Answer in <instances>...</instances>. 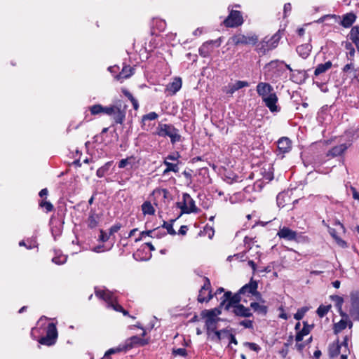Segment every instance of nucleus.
I'll return each mask as SVG.
<instances>
[{
  "label": "nucleus",
  "instance_id": "nucleus-44",
  "mask_svg": "<svg viewBox=\"0 0 359 359\" xmlns=\"http://www.w3.org/2000/svg\"><path fill=\"white\" fill-rule=\"evenodd\" d=\"M166 235V233L161 231L158 228L154 230H149L147 232V236H150L151 238H161L162 236H164Z\"/></svg>",
  "mask_w": 359,
  "mask_h": 359
},
{
  "label": "nucleus",
  "instance_id": "nucleus-42",
  "mask_svg": "<svg viewBox=\"0 0 359 359\" xmlns=\"http://www.w3.org/2000/svg\"><path fill=\"white\" fill-rule=\"evenodd\" d=\"M111 165V162L106 163L103 166L100 167L97 169L96 172V175L98 177H102L104 175L108 172Z\"/></svg>",
  "mask_w": 359,
  "mask_h": 359
},
{
  "label": "nucleus",
  "instance_id": "nucleus-16",
  "mask_svg": "<svg viewBox=\"0 0 359 359\" xmlns=\"http://www.w3.org/2000/svg\"><path fill=\"white\" fill-rule=\"evenodd\" d=\"M278 101V98L276 93H273L272 95H269L262 100V102L272 113L278 112L280 110V107L277 105Z\"/></svg>",
  "mask_w": 359,
  "mask_h": 359
},
{
  "label": "nucleus",
  "instance_id": "nucleus-52",
  "mask_svg": "<svg viewBox=\"0 0 359 359\" xmlns=\"http://www.w3.org/2000/svg\"><path fill=\"white\" fill-rule=\"evenodd\" d=\"M203 313L204 314H210L213 316H215V318H219L218 316L221 314V310L219 308H215V309H210V310H203Z\"/></svg>",
  "mask_w": 359,
  "mask_h": 359
},
{
  "label": "nucleus",
  "instance_id": "nucleus-27",
  "mask_svg": "<svg viewBox=\"0 0 359 359\" xmlns=\"http://www.w3.org/2000/svg\"><path fill=\"white\" fill-rule=\"evenodd\" d=\"M348 37L351 43L355 46L356 50L359 53V26L352 27L348 34Z\"/></svg>",
  "mask_w": 359,
  "mask_h": 359
},
{
  "label": "nucleus",
  "instance_id": "nucleus-24",
  "mask_svg": "<svg viewBox=\"0 0 359 359\" xmlns=\"http://www.w3.org/2000/svg\"><path fill=\"white\" fill-rule=\"evenodd\" d=\"M148 344V340L142 339L137 336H133L125 343L126 351L130 349L135 346H144Z\"/></svg>",
  "mask_w": 359,
  "mask_h": 359
},
{
  "label": "nucleus",
  "instance_id": "nucleus-9",
  "mask_svg": "<svg viewBox=\"0 0 359 359\" xmlns=\"http://www.w3.org/2000/svg\"><path fill=\"white\" fill-rule=\"evenodd\" d=\"M243 23L242 14L238 11L231 10L227 18L223 21L226 27H236Z\"/></svg>",
  "mask_w": 359,
  "mask_h": 359
},
{
  "label": "nucleus",
  "instance_id": "nucleus-53",
  "mask_svg": "<svg viewBox=\"0 0 359 359\" xmlns=\"http://www.w3.org/2000/svg\"><path fill=\"white\" fill-rule=\"evenodd\" d=\"M287 197V195L285 193H280L278 194L276 197L277 204L278 207H284L285 206V198Z\"/></svg>",
  "mask_w": 359,
  "mask_h": 359
},
{
  "label": "nucleus",
  "instance_id": "nucleus-10",
  "mask_svg": "<svg viewBox=\"0 0 359 359\" xmlns=\"http://www.w3.org/2000/svg\"><path fill=\"white\" fill-rule=\"evenodd\" d=\"M232 41L235 45H255L258 41V36L253 33H249L247 35L237 34L232 37Z\"/></svg>",
  "mask_w": 359,
  "mask_h": 359
},
{
  "label": "nucleus",
  "instance_id": "nucleus-6",
  "mask_svg": "<svg viewBox=\"0 0 359 359\" xmlns=\"http://www.w3.org/2000/svg\"><path fill=\"white\" fill-rule=\"evenodd\" d=\"M241 294H243V293H240V290L233 295H232L231 292H226L223 294L220 307L225 305V309L229 311L233 308L235 305H240Z\"/></svg>",
  "mask_w": 359,
  "mask_h": 359
},
{
  "label": "nucleus",
  "instance_id": "nucleus-7",
  "mask_svg": "<svg viewBox=\"0 0 359 359\" xmlns=\"http://www.w3.org/2000/svg\"><path fill=\"white\" fill-rule=\"evenodd\" d=\"M57 338V331L55 325L49 323L46 329V336L41 337L39 342L42 345L50 346L55 344Z\"/></svg>",
  "mask_w": 359,
  "mask_h": 359
},
{
  "label": "nucleus",
  "instance_id": "nucleus-39",
  "mask_svg": "<svg viewBox=\"0 0 359 359\" xmlns=\"http://www.w3.org/2000/svg\"><path fill=\"white\" fill-rule=\"evenodd\" d=\"M142 210L144 215H152L155 213V210L153 205L149 201H145L142 205Z\"/></svg>",
  "mask_w": 359,
  "mask_h": 359
},
{
  "label": "nucleus",
  "instance_id": "nucleus-5",
  "mask_svg": "<svg viewBox=\"0 0 359 359\" xmlns=\"http://www.w3.org/2000/svg\"><path fill=\"white\" fill-rule=\"evenodd\" d=\"M348 140L346 142L333 147L328 151L327 156L331 157H336L342 155L348 148H349L353 142L355 133L353 131H346Z\"/></svg>",
  "mask_w": 359,
  "mask_h": 359
},
{
  "label": "nucleus",
  "instance_id": "nucleus-63",
  "mask_svg": "<svg viewBox=\"0 0 359 359\" xmlns=\"http://www.w3.org/2000/svg\"><path fill=\"white\" fill-rule=\"evenodd\" d=\"M179 157H180V155L178 153L170 154L165 158L164 161H177Z\"/></svg>",
  "mask_w": 359,
  "mask_h": 359
},
{
  "label": "nucleus",
  "instance_id": "nucleus-32",
  "mask_svg": "<svg viewBox=\"0 0 359 359\" xmlns=\"http://www.w3.org/2000/svg\"><path fill=\"white\" fill-rule=\"evenodd\" d=\"M355 19L356 16L355 14L352 13H346L343 16L341 25L346 28L350 27L355 21Z\"/></svg>",
  "mask_w": 359,
  "mask_h": 359
},
{
  "label": "nucleus",
  "instance_id": "nucleus-8",
  "mask_svg": "<svg viewBox=\"0 0 359 359\" xmlns=\"http://www.w3.org/2000/svg\"><path fill=\"white\" fill-rule=\"evenodd\" d=\"M285 65V67L290 72H292V74H291L290 76V79L293 81H296L294 80V73L297 72V74H303V72L302 71H299V70H295L294 71L291 67L289 65H287V64H285L283 61H280V60H273V61H271L270 62H269L268 64H266L264 67V69L270 72V71H273V70H275V71H278V72H280L281 71L282 69V65Z\"/></svg>",
  "mask_w": 359,
  "mask_h": 359
},
{
  "label": "nucleus",
  "instance_id": "nucleus-22",
  "mask_svg": "<svg viewBox=\"0 0 359 359\" xmlns=\"http://www.w3.org/2000/svg\"><path fill=\"white\" fill-rule=\"evenodd\" d=\"M341 346H344L346 348L348 346L347 339L345 338L344 341L341 344ZM341 345L339 344V341L337 340L336 342L330 344L328 348L329 355L330 358H335L340 353Z\"/></svg>",
  "mask_w": 359,
  "mask_h": 359
},
{
  "label": "nucleus",
  "instance_id": "nucleus-21",
  "mask_svg": "<svg viewBox=\"0 0 359 359\" xmlns=\"http://www.w3.org/2000/svg\"><path fill=\"white\" fill-rule=\"evenodd\" d=\"M277 235L280 238L285 239L287 241H294L297 239V233L288 227H283L279 229Z\"/></svg>",
  "mask_w": 359,
  "mask_h": 359
},
{
  "label": "nucleus",
  "instance_id": "nucleus-11",
  "mask_svg": "<svg viewBox=\"0 0 359 359\" xmlns=\"http://www.w3.org/2000/svg\"><path fill=\"white\" fill-rule=\"evenodd\" d=\"M351 308L349 313L354 320L359 321V291L351 293Z\"/></svg>",
  "mask_w": 359,
  "mask_h": 359
},
{
  "label": "nucleus",
  "instance_id": "nucleus-56",
  "mask_svg": "<svg viewBox=\"0 0 359 359\" xmlns=\"http://www.w3.org/2000/svg\"><path fill=\"white\" fill-rule=\"evenodd\" d=\"M244 346L249 348L250 350L253 351H255L257 353H258L260 350H261V348L260 346L255 344V343H252V342H245L244 343Z\"/></svg>",
  "mask_w": 359,
  "mask_h": 359
},
{
  "label": "nucleus",
  "instance_id": "nucleus-13",
  "mask_svg": "<svg viewBox=\"0 0 359 359\" xmlns=\"http://www.w3.org/2000/svg\"><path fill=\"white\" fill-rule=\"evenodd\" d=\"M212 297L210 291V282L208 278H205V282L201 288L198 296V301L201 303L208 302Z\"/></svg>",
  "mask_w": 359,
  "mask_h": 359
},
{
  "label": "nucleus",
  "instance_id": "nucleus-25",
  "mask_svg": "<svg viewBox=\"0 0 359 359\" xmlns=\"http://www.w3.org/2000/svg\"><path fill=\"white\" fill-rule=\"evenodd\" d=\"M342 70L351 79H357L359 76V67H355L353 62L346 65Z\"/></svg>",
  "mask_w": 359,
  "mask_h": 359
},
{
  "label": "nucleus",
  "instance_id": "nucleus-62",
  "mask_svg": "<svg viewBox=\"0 0 359 359\" xmlns=\"http://www.w3.org/2000/svg\"><path fill=\"white\" fill-rule=\"evenodd\" d=\"M109 234L107 235L103 230H100V236L99 240L102 242H106L109 239Z\"/></svg>",
  "mask_w": 359,
  "mask_h": 359
},
{
  "label": "nucleus",
  "instance_id": "nucleus-46",
  "mask_svg": "<svg viewBox=\"0 0 359 359\" xmlns=\"http://www.w3.org/2000/svg\"><path fill=\"white\" fill-rule=\"evenodd\" d=\"M89 110L92 115H99L102 114V105L94 104L89 107Z\"/></svg>",
  "mask_w": 359,
  "mask_h": 359
},
{
  "label": "nucleus",
  "instance_id": "nucleus-64",
  "mask_svg": "<svg viewBox=\"0 0 359 359\" xmlns=\"http://www.w3.org/2000/svg\"><path fill=\"white\" fill-rule=\"evenodd\" d=\"M334 240L336 241L337 243L342 247V248H346L347 247V243L346 241H344V240H342L341 238H339V236L338 237H336L334 238Z\"/></svg>",
  "mask_w": 359,
  "mask_h": 359
},
{
  "label": "nucleus",
  "instance_id": "nucleus-15",
  "mask_svg": "<svg viewBox=\"0 0 359 359\" xmlns=\"http://www.w3.org/2000/svg\"><path fill=\"white\" fill-rule=\"evenodd\" d=\"M257 282L254 280L252 278L248 284H245L240 289V293L248 295L252 294L256 297H259L261 294L257 291Z\"/></svg>",
  "mask_w": 359,
  "mask_h": 359
},
{
  "label": "nucleus",
  "instance_id": "nucleus-58",
  "mask_svg": "<svg viewBox=\"0 0 359 359\" xmlns=\"http://www.w3.org/2000/svg\"><path fill=\"white\" fill-rule=\"evenodd\" d=\"M157 118L158 114L156 112H150L142 116V121H145L147 120L152 121L156 119Z\"/></svg>",
  "mask_w": 359,
  "mask_h": 359
},
{
  "label": "nucleus",
  "instance_id": "nucleus-57",
  "mask_svg": "<svg viewBox=\"0 0 359 359\" xmlns=\"http://www.w3.org/2000/svg\"><path fill=\"white\" fill-rule=\"evenodd\" d=\"M212 332L215 333V336L216 337V340L217 341H219L222 339V334H226L227 335L229 331L226 330H215V331H212Z\"/></svg>",
  "mask_w": 359,
  "mask_h": 359
},
{
  "label": "nucleus",
  "instance_id": "nucleus-4",
  "mask_svg": "<svg viewBox=\"0 0 359 359\" xmlns=\"http://www.w3.org/2000/svg\"><path fill=\"white\" fill-rule=\"evenodd\" d=\"M102 114L111 116L116 124H122L126 117V111L121 109V106L115 104L102 106Z\"/></svg>",
  "mask_w": 359,
  "mask_h": 359
},
{
  "label": "nucleus",
  "instance_id": "nucleus-59",
  "mask_svg": "<svg viewBox=\"0 0 359 359\" xmlns=\"http://www.w3.org/2000/svg\"><path fill=\"white\" fill-rule=\"evenodd\" d=\"M239 325L243 326L245 328H253V321L251 320H242L239 323Z\"/></svg>",
  "mask_w": 359,
  "mask_h": 359
},
{
  "label": "nucleus",
  "instance_id": "nucleus-41",
  "mask_svg": "<svg viewBox=\"0 0 359 359\" xmlns=\"http://www.w3.org/2000/svg\"><path fill=\"white\" fill-rule=\"evenodd\" d=\"M126 348L125 345H119L117 347L109 348L108 351H106L104 353L105 358H109V355L115 353H120L121 351H126Z\"/></svg>",
  "mask_w": 359,
  "mask_h": 359
},
{
  "label": "nucleus",
  "instance_id": "nucleus-43",
  "mask_svg": "<svg viewBox=\"0 0 359 359\" xmlns=\"http://www.w3.org/2000/svg\"><path fill=\"white\" fill-rule=\"evenodd\" d=\"M347 326V323L346 320L341 319L339 322H338L337 323H335L334 325V332L335 334H338L339 332H341L342 330H344V329H346Z\"/></svg>",
  "mask_w": 359,
  "mask_h": 359
},
{
  "label": "nucleus",
  "instance_id": "nucleus-31",
  "mask_svg": "<svg viewBox=\"0 0 359 359\" xmlns=\"http://www.w3.org/2000/svg\"><path fill=\"white\" fill-rule=\"evenodd\" d=\"M312 46L309 43H305L297 47V52L302 58H306L311 51Z\"/></svg>",
  "mask_w": 359,
  "mask_h": 359
},
{
  "label": "nucleus",
  "instance_id": "nucleus-26",
  "mask_svg": "<svg viewBox=\"0 0 359 359\" xmlns=\"http://www.w3.org/2000/svg\"><path fill=\"white\" fill-rule=\"evenodd\" d=\"M63 222L59 219H51L50 228L52 235L55 238L61 235L62 231Z\"/></svg>",
  "mask_w": 359,
  "mask_h": 359
},
{
  "label": "nucleus",
  "instance_id": "nucleus-33",
  "mask_svg": "<svg viewBox=\"0 0 359 359\" xmlns=\"http://www.w3.org/2000/svg\"><path fill=\"white\" fill-rule=\"evenodd\" d=\"M100 216L95 213V210H91L88 218V226L90 229L95 228L99 223Z\"/></svg>",
  "mask_w": 359,
  "mask_h": 359
},
{
  "label": "nucleus",
  "instance_id": "nucleus-61",
  "mask_svg": "<svg viewBox=\"0 0 359 359\" xmlns=\"http://www.w3.org/2000/svg\"><path fill=\"white\" fill-rule=\"evenodd\" d=\"M121 227L120 224H116L111 226L109 229V236L113 235L114 233L118 232Z\"/></svg>",
  "mask_w": 359,
  "mask_h": 359
},
{
  "label": "nucleus",
  "instance_id": "nucleus-2",
  "mask_svg": "<svg viewBox=\"0 0 359 359\" xmlns=\"http://www.w3.org/2000/svg\"><path fill=\"white\" fill-rule=\"evenodd\" d=\"M95 295L107 303V306L116 311L121 312L123 308L116 302L114 294L108 290L95 289Z\"/></svg>",
  "mask_w": 359,
  "mask_h": 359
},
{
  "label": "nucleus",
  "instance_id": "nucleus-28",
  "mask_svg": "<svg viewBox=\"0 0 359 359\" xmlns=\"http://www.w3.org/2000/svg\"><path fill=\"white\" fill-rule=\"evenodd\" d=\"M332 66L331 61H327L323 64H319L315 69L314 76L318 77L328 71Z\"/></svg>",
  "mask_w": 359,
  "mask_h": 359
},
{
  "label": "nucleus",
  "instance_id": "nucleus-17",
  "mask_svg": "<svg viewBox=\"0 0 359 359\" xmlns=\"http://www.w3.org/2000/svg\"><path fill=\"white\" fill-rule=\"evenodd\" d=\"M256 91L258 95L262 97V100L274 93L273 86L266 82H259L257 85Z\"/></svg>",
  "mask_w": 359,
  "mask_h": 359
},
{
  "label": "nucleus",
  "instance_id": "nucleus-49",
  "mask_svg": "<svg viewBox=\"0 0 359 359\" xmlns=\"http://www.w3.org/2000/svg\"><path fill=\"white\" fill-rule=\"evenodd\" d=\"M67 257L65 256V255H60V256L54 257L53 258L52 261L55 264L60 265V264H65L67 262Z\"/></svg>",
  "mask_w": 359,
  "mask_h": 359
},
{
  "label": "nucleus",
  "instance_id": "nucleus-51",
  "mask_svg": "<svg viewBox=\"0 0 359 359\" xmlns=\"http://www.w3.org/2000/svg\"><path fill=\"white\" fill-rule=\"evenodd\" d=\"M39 205L43 208H45L46 209V211L47 212H50L53 210V205H52V203L49 201H41L40 203H39Z\"/></svg>",
  "mask_w": 359,
  "mask_h": 359
},
{
  "label": "nucleus",
  "instance_id": "nucleus-19",
  "mask_svg": "<svg viewBox=\"0 0 359 359\" xmlns=\"http://www.w3.org/2000/svg\"><path fill=\"white\" fill-rule=\"evenodd\" d=\"M216 44V46L218 47L220 46V43L218 40H210L202 44V46L198 49V53L201 56L203 57H207L210 55V53L213 50V45Z\"/></svg>",
  "mask_w": 359,
  "mask_h": 359
},
{
  "label": "nucleus",
  "instance_id": "nucleus-23",
  "mask_svg": "<svg viewBox=\"0 0 359 359\" xmlns=\"http://www.w3.org/2000/svg\"><path fill=\"white\" fill-rule=\"evenodd\" d=\"M182 85V79L175 77L171 83L167 85L165 92H168L169 95H173L181 89Z\"/></svg>",
  "mask_w": 359,
  "mask_h": 359
},
{
  "label": "nucleus",
  "instance_id": "nucleus-60",
  "mask_svg": "<svg viewBox=\"0 0 359 359\" xmlns=\"http://www.w3.org/2000/svg\"><path fill=\"white\" fill-rule=\"evenodd\" d=\"M172 353L175 355H181L183 357L186 356L187 354V350L184 348H179L177 349H174Z\"/></svg>",
  "mask_w": 359,
  "mask_h": 359
},
{
  "label": "nucleus",
  "instance_id": "nucleus-54",
  "mask_svg": "<svg viewBox=\"0 0 359 359\" xmlns=\"http://www.w3.org/2000/svg\"><path fill=\"white\" fill-rule=\"evenodd\" d=\"M254 240H255V238H251V237H248V236H245L244 238V245L245 247V248L247 249V250H250L252 247V244L254 243Z\"/></svg>",
  "mask_w": 359,
  "mask_h": 359
},
{
  "label": "nucleus",
  "instance_id": "nucleus-38",
  "mask_svg": "<svg viewBox=\"0 0 359 359\" xmlns=\"http://www.w3.org/2000/svg\"><path fill=\"white\" fill-rule=\"evenodd\" d=\"M163 164L166 166V168L163 171V175H166L169 172H179L178 163H172L170 161H163Z\"/></svg>",
  "mask_w": 359,
  "mask_h": 359
},
{
  "label": "nucleus",
  "instance_id": "nucleus-55",
  "mask_svg": "<svg viewBox=\"0 0 359 359\" xmlns=\"http://www.w3.org/2000/svg\"><path fill=\"white\" fill-rule=\"evenodd\" d=\"M162 226H163V228H164L167 230L168 233L172 235V236L176 234V231L173 229L172 223H168L166 222H164Z\"/></svg>",
  "mask_w": 359,
  "mask_h": 359
},
{
  "label": "nucleus",
  "instance_id": "nucleus-12",
  "mask_svg": "<svg viewBox=\"0 0 359 359\" xmlns=\"http://www.w3.org/2000/svg\"><path fill=\"white\" fill-rule=\"evenodd\" d=\"M180 208L183 213L188 214L197 212L195 202L188 194H183V203Z\"/></svg>",
  "mask_w": 359,
  "mask_h": 359
},
{
  "label": "nucleus",
  "instance_id": "nucleus-47",
  "mask_svg": "<svg viewBox=\"0 0 359 359\" xmlns=\"http://www.w3.org/2000/svg\"><path fill=\"white\" fill-rule=\"evenodd\" d=\"M134 159L133 156H130L124 159H121L118 162V168H124L128 165L132 164V161Z\"/></svg>",
  "mask_w": 359,
  "mask_h": 359
},
{
  "label": "nucleus",
  "instance_id": "nucleus-36",
  "mask_svg": "<svg viewBox=\"0 0 359 359\" xmlns=\"http://www.w3.org/2000/svg\"><path fill=\"white\" fill-rule=\"evenodd\" d=\"M250 308L254 310V311L265 316L267 313L268 308L265 305L259 304L258 302H251Z\"/></svg>",
  "mask_w": 359,
  "mask_h": 359
},
{
  "label": "nucleus",
  "instance_id": "nucleus-30",
  "mask_svg": "<svg viewBox=\"0 0 359 359\" xmlns=\"http://www.w3.org/2000/svg\"><path fill=\"white\" fill-rule=\"evenodd\" d=\"M134 74V69L130 66H124L121 72L115 76V79L118 81L128 79Z\"/></svg>",
  "mask_w": 359,
  "mask_h": 359
},
{
  "label": "nucleus",
  "instance_id": "nucleus-14",
  "mask_svg": "<svg viewBox=\"0 0 359 359\" xmlns=\"http://www.w3.org/2000/svg\"><path fill=\"white\" fill-rule=\"evenodd\" d=\"M278 156H280V158H283L285 154L288 153L292 149V142L288 137H283L279 139L277 142Z\"/></svg>",
  "mask_w": 359,
  "mask_h": 359
},
{
  "label": "nucleus",
  "instance_id": "nucleus-35",
  "mask_svg": "<svg viewBox=\"0 0 359 359\" xmlns=\"http://www.w3.org/2000/svg\"><path fill=\"white\" fill-rule=\"evenodd\" d=\"M310 332V327L306 322H304V327L302 330L297 332L295 336L296 341L299 342L303 340L304 336L309 334Z\"/></svg>",
  "mask_w": 359,
  "mask_h": 359
},
{
  "label": "nucleus",
  "instance_id": "nucleus-50",
  "mask_svg": "<svg viewBox=\"0 0 359 359\" xmlns=\"http://www.w3.org/2000/svg\"><path fill=\"white\" fill-rule=\"evenodd\" d=\"M154 193L158 194L160 196H162L163 198L169 200L170 198V195L169 191L166 189H156Z\"/></svg>",
  "mask_w": 359,
  "mask_h": 359
},
{
  "label": "nucleus",
  "instance_id": "nucleus-3",
  "mask_svg": "<svg viewBox=\"0 0 359 359\" xmlns=\"http://www.w3.org/2000/svg\"><path fill=\"white\" fill-rule=\"evenodd\" d=\"M281 36L279 32L274 34L271 37L266 36L260 43L257 46V50L259 53L265 54L266 52L276 48Z\"/></svg>",
  "mask_w": 359,
  "mask_h": 359
},
{
  "label": "nucleus",
  "instance_id": "nucleus-37",
  "mask_svg": "<svg viewBox=\"0 0 359 359\" xmlns=\"http://www.w3.org/2000/svg\"><path fill=\"white\" fill-rule=\"evenodd\" d=\"M346 50H348L346 53V57L348 58V60L350 62H353L355 53V49L353 46V43L351 42H346L344 46Z\"/></svg>",
  "mask_w": 359,
  "mask_h": 359
},
{
  "label": "nucleus",
  "instance_id": "nucleus-1",
  "mask_svg": "<svg viewBox=\"0 0 359 359\" xmlns=\"http://www.w3.org/2000/svg\"><path fill=\"white\" fill-rule=\"evenodd\" d=\"M156 134L162 137H170L172 144L181 141V135L177 129L172 124L159 123L156 128Z\"/></svg>",
  "mask_w": 359,
  "mask_h": 359
},
{
  "label": "nucleus",
  "instance_id": "nucleus-45",
  "mask_svg": "<svg viewBox=\"0 0 359 359\" xmlns=\"http://www.w3.org/2000/svg\"><path fill=\"white\" fill-rule=\"evenodd\" d=\"M330 308H331L330 305H327V306L320 305L318 308L316 313L320 318H323L328 313Z\"/></svg>",
  "mask_w": 359,
  "mask_h": 359
},
{
  "label": "nucleus",
  "instance_id": "nucleus-29",
  "mask_svg": "<svg viewBox=\"0 0 359 359\" xmlns=\"http://www.w3.org/2000/svg\"><path fill=\"white\" fill-rule=\"evenodd\" d=\"M248 86H249L248 82L245 81H237L235 83L229 84L228 86V90H226V93L232 95L236 90Z\"/></svg>",
  "mask_w": 359,
  "mask_h": 359
},
{
  "label": "nucleus",
  "instance_id": "nucleus-48",
  "mask_svg": "<svg viewBox=\"0 0 359 359\" xmlns=\"http://www.w3.org/2000/svg\"><path fill=\"white\" fill-rule=\"evenodd\" d=\"M308 309L306 307H302L297 310V313L294 315V318L296 320H301L304 318L305 313L307 312Z\"/></svg>",
  "mask_w": 359,
  "mask_h": 359
},
{
  "label": "nucleus",
  "instance_id": "nucleus-20",
  "mask_svg": "<svg viewBox=\"0 0 359 359\" xmlns=\"http://www.w3.org/2000/svg\"><path fill=\"white\" fill-rule=\"evenodd\" d=\"M229 311H231L236 316L241 318H249L252 316L250 308L245 307L243 304L235 305L233 308Z\"/></svg>",
  "mask_w": 359,
  "mask_h": 359
},
{
  "label": "nucleus",
  "instance_id": "nucleus-34",
  "mask_svg": "<svg viewBox=\"0 0 359 359\" xmlns=\"http://www.w3.org/2000/svg\"><path fill=\"white\" fill-rule=\"evenodd\" d=\"M330 298L334 302L335 306L337 308L339 314L342 317L346 316V314L342 311V306L344 304L343 297L339 295H332Z\"/></svg>",
  "mask_w": 359,
  "mask_h": 359
},
{
  "label": "nucleus",
  "instance_id": "nucleus-18",
  "mask_svg": "<svg viewBox=\"0 0 359 359\" xmlns=\"http://www.w3.org/2000/svg\"><path fill=\"white\" fill-rule=\"evenodd\" d=\"M201 316L203 318H205V327L208 332L217 330V323L221 320L220 318H215L210 314H204L203 311Z\"/></svg>",
  "mask_w": 359,
  "mask_h": 359
},
{
  "label": "nucleus",
  "instance_id": "nucleus-40",
  "mask_svg": "<svg viewBox=\"0 0 359 359\" xmlns=\"http://www.w3.org/2000/svg\"><path fill=\"white\" fill-rule=\"evenodd\" d=\"M123 94L130 100L131 102L133 109L137 110L139 108L138 101L133 96V95L126 89H122Z\"/></svg>",
  "mask_w": 359,
  "mask_h": 359
}]
</instances>
